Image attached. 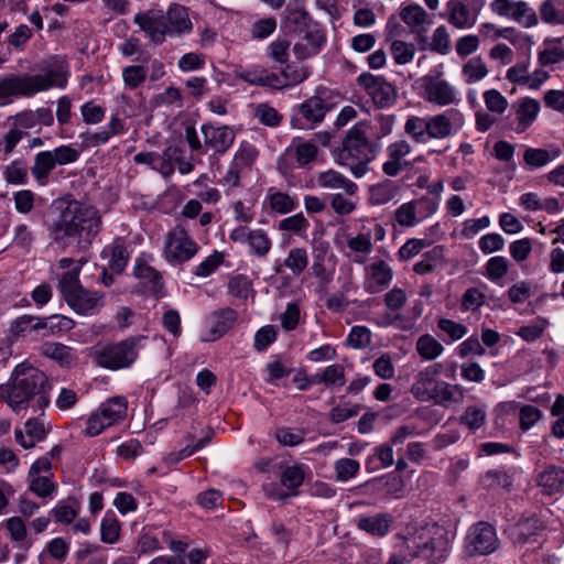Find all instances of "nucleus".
Listing matches in <instances>:
<instances>
[{"instance_id":"obj_1","label":"nucleus","mask_w":564,"mask_h":564,"mask_svg":"<svg viewBox=\"0 0 564 564\" xmlns=\"http://www.w3.org/2000/svg\"><path fill=\"white\" fill-rule=\"evenodd\" d=\"M99 210L77 199L56 200L46 220L47 235L59 248L85 249L101 229Z\"/></svg>"},{"instance_id":"obj_2","label":"nucleus","mask_w":564,"mask_h":564,"mask_svg":"<svg viewBox=\"0 0 564 564\" xmlns=\"http://www.w3.org/2000/svg\"><path fill=\"white\" fill-rule=\"evenodd\" d=\"M47 376L32 366L19 365L14 368L10 382L0 387V399H6L12 410L19 413L33 402L36 411H43L50 403Z\"/></svg>"},{"instance_id":"obj_3","label":"nucleus","mask_w":564,"mask_h":564,"mask_svg":"<svg viewBox=\"0 0 564 564\" xmlns=\"http://www.w3.org/2000/svg\"><path fill=\"white\" fill-rule=\"evenodd\" d=\"M42 73L35 75H13L0 80V99L11 97H33L51 88H64L69 75L68 64L63 56H52L44 62Z\"/></svg>"},{"instance_id":"obj_4","label":"nucleus","mask_w":564,"mask_h":564,"mask_svg":"<svg viewBox=\"0 0 564 564\" xmlns=\"http://www.w3.org/2000/svg\"><path fill=\"white\" fill-rule=\"evenodd\" d=\"M381 150V144L367 138L366 124L356 123L345 135L341 144L334 150L335 161L347 166L356 177L364 176L370 169L369 164Z\"/></svg>"},{"instance_id":"obj_5","label":"nucleus","mask_w":564,"mask_h":564,"mask_svg":"<svg viewBox=\"0 0 564 564\" xmlns=\"http://www.w3.org/2000/svg\"><path fill=\"white\" fill-rule=\"evenodd\" d=\"M443 370L441 362H435L421 369L411 386V394L420 402H434L448 405L452 402H460L464 399L463 388L451 384L438 377Z\"/></svg>"},{"instance_id":"obj_6","label":"nucleus","mask_w":564,"mask_h":564,"mask_svg":"<svg viewBox=\"0 0 564 564\" xmlns=\"http://www.w3.org/2000/svg\"><path fill=\"white\" fill-rule=\"evenodd\" d=\"M148 336L135 335L120 341L97 345L91 348L93 360L101 368L121 370L131 368L145 347Z\"/></svg>"},{"instance_id":"obj_7","label":"nucleus","mask_w":564,"mask_h":564,"mask_svg":"<svg viewBox=\"0 0 564 564\" xmlns=\"http://www.w3.org/2000/svg\"><path fill=\"white\" fill-rule=\"evenodd\" d=\"M128 414V401L124 397L117 395L109 398L89 414L86 420L84 434L94 437L101 434L106 429L123 422Z\"/></svg>"},{"instance_id":"obj_8","label":"nucleus","mask_w":564,"mask_h":564,"mask_svg":"<svg viewBox=\"0 0 564 564\" xmlns=\"http://www.w3.org/2000/svg\"><path fill=\"white\" fill-rule=\"evenodd\" d=\"M408 556L412 560L422 558L433 563L445 558L448 547L447 540L435 525L432 530L422 531L406 540Z\"/></svg>"},{"instance_id":"obj_9","label":"nucleus","mask_w":564,"mask_h":564,"mask_svg":"<svg viewBox=\"0 0 564 564\" xmlns=\"http://www.w3.org/2000/svg\"><path fill=\"white\" fill-rule=\"evenodd\" d=\"M199 251L198 243L183 225H175L167 231L163 248V258L173 265L191 261Z\"/></svg>"},{"instance_id":"obj_10","label":"nucleus","mask_w":564,"mask_h":564,"mask_svg":"<svg viewBox=\"0 0 564 564\" xmlns=\"http://www.w3.org/2000/svg\"><path fill=\"white\" fill-rule=\"evenodd\" d=\"M318 148L313 141L294 138L278 158L276 169L283 176L292 175L295 169H305L316 160Z\"/></svg>"},{"instance_id":"obj_11","label":"nucleus","mask_w":564,"mask_h":564,"mask_svg":"<svg viewBox=\"0 0 564 564\" xmlns=\"http://www.w3.org/2000/svg\"><path fill=\"white\" fill-rule=\"evenodd\" d=\"M499 545L496 528L489 522L479 521L468 529L464 552L469 557L489 555L496 552Z\"/></svg>"},{"instance_id":"obj_12","label":"nucleus","mask_w":564,"mask_h":564,"mask_svg":"<svg viewBox=\"0 0 564 564\" xmlns=\"http://www.w3.org/2000/svg\"><path fill=\"white\" fill-rule=\"evenodd\" d=\"M489 9L495 15L514 21L527 29L534 28L539 23L536 12L524 0H492Z\"/></svg>"},{"instance_id":"obj_13","label":"nucleus","mask_w":564,"mask_h":564,"mask_svg":"<svg viewBox=\"0 0 564 564\" xmlns=\"http://www.w3.org/2000/svg\"><path fill=\"white\" fill-rule=\"evenodd\" d=\"M358 84L371 97L376 106H391L397 100V89L381 76L361 74Z\"/></svg>"},{"instance_id":"obj_14","label":"nucleus","mask_w":564,"mask_h":564,"mask_svg":"<svg viewBox=\"0 0 564 564\" xmlns=\"http://www.w3.org/2000/svg\"><path fill=\"white\" fill-rule=\"evenodd\" d=\"M67 305L77 314L93 316L105 306V294L84 286L65 299Z\"/></svg>"},{"instance_id":"obj_15","label":"nucleus","mask_w":564,"mask_h":564,"mask_svg":"<svg viewBox=\"0 0 564 564\" xmlns=\"http://www.w3.org/2000/svg\"><path fill=\"white\" fill-rule=\"evenodd\" d=\"M133 22L145 33L149 40L154 44H162L167 36L164 11L150 9L139 12L133 17Z\"/></svg>"},{"instance_id":"obj_16","label":"nucleus","mask_w":564,"mask_h":564,"mask_svg":"<svg viewBox=\"0 0 564 564\" xmlns=\"http://www.w3.org/2000/svg\"><path fill=\"white\" fill-rule=\"evenodd\" d=\"M85 262V260L75 261L72 258L58 260L57 265L64 272L57 276V290L64 300L83 288L79 275Z\"/></svg>"},{"instance_id":"obj_17","label":"nucleus","mask_w":564,"mask_h":564,"mask_svg":"<svg viewBox=\"0 0 564 564\" xmlns=\"http://www.w3.org/2000/svg\"><path fill=\"white\" fill-rule=\"evenodd\" d=\"M392 279V268L384 260L378 259L365 268L364 289L369 294L382 292Z\"/></svg>"},{"instance_id":"obj_18","label":"nucleus","mask_w":564,"mask_h":564,"mask_svg":"<svg viewBox=\"0 0 564 564\" xmlns=\"http://www.w3.org/2000/svg\"><path fill=\"white\" fill-rule=\"evenodd\" d=\"M420 434V430L414 424L406 423L398 426L392 432L389 443H383L375 448V453L381 462L382 467H390L394 463L392 446L402 445L408 438Z\"/></svg>"},{"instance_id":"obj_19","label":"nucleus","mask_w":564,"mask_h":564,"mask_svg":"<svg viewBox=\"0 0 564 564\" xmlns=\"http://www.w3.org/2000/svg\"><path fill=\"white\" fill-rule=\"evenodd\" d=\"M205 149L224 154L235 141V132L228 126L215 127L212 123L202 126Z\"/></svg>"},{"instance_id":"obj_20","label":"nucleus","mask_w":564,"mask_h":564,"mask_svg":"<svg viewBox=\"0 0 564 564\" xmlns=\"http://www.w3.org/2000/svg\"><path fill=\"white\" fill-rule=\"evenodd\" d=\"M238 313L231 307H223L212 312L207 317L209 325L206 341H215L231 329L237 322Z\"/></svg>"},{"instance_id":"obj_21","label":"nucleus","mask_w":564,"mask_h":564,"mask_svg":"<svg viewBox=\"0 0 564 564\" xmlns=\"http://www.w3.org/2000/svg\"><path fill=\"white\" fill-rule=\"evenodd\" d=\"M412 151L411 144L405 140H399L387 147L388 160L382 165V171L387 176L394 177L404 169L410 166V162L404 158Z\"/></svg>"},{"instance_id":"obj_22","label":"nucleus","mask_w":564,"mask_h":564,"mask_svg":"<svg viewBox=\"0 0 564 564\" xmlns=\"http://www.w3.org/2000/svg\"><path fill=\"white\" fill-rule=\"evenodd\" d=\"M133 274L142 282L148 293L155 297L162 295L164 286L163 276L158 270L147 263L144 257H138L135 259Z\"/></svg>"},{"instance_id":"obj_23","label":"nucleus","mask_w":564,"mask_h":564,"mask_svg":"<svg viewBox=\"0 0 564 564\" xmlns=\"http://www.w3.org/2000/svg\"><path fill=\"white\" fill-rule=\"evenodd\" d=\"M544 529L543 522L538 517L532 516L521 519L512 525L509 530V538L514 545L522 546L533 541Z\"/></svg>"},{"instance_id":"obj_24","label":"nucleus","mask_w":564,"mask_h":564,"mask_svg":"<svg viewBox=\"0 0 564 564\" xmlns=\"http://www.w3.org/2000/svg\"><path fill=\"white\" fill-rule=\"evenodd\" d=\"M167 36L175 37L189 33L193 29L187 9L181 4H172L164 12Z\"/></svg>"},{"instance_id":"obj_25","label":"nucleus","mask_w":564,"mask_h":564,"mask_svg":"<svg viewBox=\"0 0 564 564\" xmlns=\"http://www.w3.org/2000/svg\"><path fill=\"white\" fill-rule=\"evenodd\" d=\"M325 44V35L322 29L310 30L293 46L294 55L300 59L312 57L319 53Z\"/></svg>"},{"instance_id":"obj_26","label":"nucleus","mask_w":564,"mask_h":564,"mask_svg":"<svg viewBox=\"0 0 564 564\" xmlns=\"http://www.w3.org/2000/svg\"><path fill=\"white\" fill-rule=\"evenodd\" d=\"M445 11L448 23L457 29H469L476 23V15L460 0H449Z\"/></svg>"},{"instance_id":"obj_27","label":"nucleus","mask_w":564,"mask_h":564,"mask_svg":"<svg viewBox=\"0 0 564 564\" xmlns=\"http://www.w3.org/2000/svg\"><path fill=\"white\" fill-rule=\"evenodd\" d=\"M14 126L23 131L26 129H34L41 126H51L54 117L51 108H37L33 110H24L14 116Z\"/></svg>"},{"instance_id":"obj_28","label":"nucleus","mask_w":564,"mask_h":564,"mask_svg":"<svg viewBox=\"0 0 564 564\" xmlns=\"http://www.w3.org/2000/svg\"><path fill=\"white\" fill-rule=\"evenodd\" d=\"M393 518L390 513H376L373 516H360L357 519L358 529L372 536L382 538L388 534Z\"/></svg>"},{"instance_id":"obj_29","label":"nucleus","mask_w":564,"mask_h":564,"mask_svg":"<svg viewBox=\"0 0 564 564\" xmlns=\"http://www.w3.org/2000/svg\"><path fill=\"white\" fill-rule=\"evenodd\" d=\"M400 19L413 31L425 32L426 26L431 24L429 13L417 3H411L402 7Z\"/></svg>"},{"instance_id":"obj_30","label":"nucleus","mask_w":564,"mask_h":564,"mask_svg":"<svg viewBox=\"0 0 564 564\" xmlns=\"http://www.w3.org/2000/svg\"><path fill=\"white\" fill-rule=\"evenodd\" d=\"M538 486L546 495H554L564 490V468L549 465L538 475Z\"/></svg>"},{"instance_id":"obj_31","label":"nucleus","mask_w":564,"mask_h":564,"mask_svg":"<svg viewBox=\"0 0 564 564\" xmlns=\"http://www.w3.org/2000/svg\"><path fill=\"white\" fill-rule=\"evenodd\" d=\"M424 97L427 101L445 106L455 102V93L452 87L442 79H430L424 86Z\"/></svg>"},{"instance_id":"obj_32","label":"nucleus","mask_w":564,"mask_h":564,"mask_svg":"<svg viewBox=\"0 0 564 564\" xmlns=\"http://www.w3.org/2000/svg\"><path fill=\"white\" fill-rule=\"evenodd\" d=\"M457 113L444 112L427 117V139H445L454 133V117Z\"/></svg>"},{"instance_id":"obj_33","label":"nucleus","mask_w":564,"mask_h":564,"mask_svg":"<svg viewBox=\"0 0 564 564\" xmlns=\"http://www.w3.org/2000/svg\"><path fill=\"white\" fill-rule=\"evenodd\" d=\"M560 148L552 150L541 148H527L523 152V162L528 170L541 169L561 155Z\"/></svg>"},{"instance_id":"obj_34","label":"nucleus","mask_w":564,"mask_h":564,"mask_svg":"<svg viewBox=\"0 0 564 564\" xmlns=\"http://www.w3.org/2000/svg\"><path fill=\"white\" fill-rule=\"evenodd\" d=\"M317 184L319 187L337 189L341 188L348 195H354L357 192V184L347 178L341 173L335 170L321 172L317 175Z\"/></svg>"},{"instance_id":"obj_35","label":"nucleus","mask_w":564,"mask_h":564,"mask_svg":"<svg viewBox=\"0 0 564 564\" xmlns=\"http://www.w3.org/2000/svg\"><path fill=\"white\" fill-rule=\"evenodd\" d=\"M102 253H109L108 268L115 273H121L130 259L128 247L121 238H116L107 246Z\"/></svg>"},{"instance_id":"obj_36","label":"nucleus","mask_w":564,"mask_h":564,"mask_svg":"<svg viewBox=\"0 0 564 564\" xmlns=\"http://www.w3.org/2000/svg\"><path fill=\"white\" fill-rule=\"evenodd\" d=\"M564 62V46L560 39L544 40L542 47L538 52V63L542 67L554 66Z\"/></svg>"},{"instance_id":"obj_37","label":"nucleus","mask_w":564,"mask_h":564,"mask_svg":"<svg viewBox=\"0 0 564 564\" xmlns=\"http://www.w3.org/2000/svg\"><path fill=\"white\" fill-rule=\"evenodd\" d=\"M478 482L487 490L509 489L512 486V475L505 467L494 468L480 475Z\"/></svg>"},{"instance_id":"obj_38","label":"nucleus","mask_w":564,"mask_h":564,"mask_svg":"<svg viewBox=\"0 0 564 564\" xmlns=\"http://www.w3.org/2000/svg\"><path fill=\"white\" fill-rule=\"evenodd\" d=\"M369 490L382 491L386 495L400 497L404 489L402 478L397 474L373 478L365 485Z\"/></svg>"},{"instance_id":"obj_39","label":"nucleus","mask_w":564,"mask_h":564,"mask_svg":"<svg viewBox=\"0 0 564 564\" xmlns=\"http://www.w3.org/2000/svg\"><path fill=\"white\" fill-rule=\"evenodd\" d=\"M180 153L183 150L178 145H169L161 153L156 152L154 171L165 178L170 177L175 171V161L180 159Z\"/></svg>"},{"instance_id":"obj_40","label":"nucleus","mask_w":564,"mask_h":564,"mask_svg":"<svg viewBox=\"0 0 564 564\" xmlns=\"http://www.w3.org/2000/svg\"><path fill=\"white\" fill-rule=\"evenodd\" d=\"M539 17L543 23L564 24V0H543L539 7Z\"/></svg>"},{"instance_id":"obj_41","label":"nucleus","mask_w":564,"mask_h":564,"mask_svg":"<svg viewBox=\"0 0 564 564\" xmlns=\"http://www.w3.org/2000/svg\"><path fill=\"white\" fill-rule=\"evenodd\" d=\"M79 511L80 503L78 500L74 497H69L66 500L58 501L51 510V513L55 522L67 525L73 523Z\"/></svg>"},{"instance_id":"obj_42","label":"nucleus","mask_w":564,"mask_h":564,"mask_svg":"<svg viewBox=\"0 0 564 564\" xmlns=\"http://www.w3.org/2000/svg\"><path fill=\"white\" fill-rule=\"evenodd\" d=\"M29 490L40 498H53L57 492V484L54 481V475L26 476Z\"/></svg>"},{"instance_id":"obj_43","label":"nucleus","mask_w":564,"mask_h":564,"mask_svg":"<svg viewBox=\"0 0 564 564\" xmlns=\"http://www.w3.org/2000/svg\"><path fill=\"white\" fill-rule=\"evenodd\" d=\"M4 527L8 530L11 540L19 543V547L24 551L30 550L33 541L28 539L26 525L21 517L15 516L7 519L4 521Z\"/></svg>"},{"instance_id":"obj_44","label":"nucleus","mask_w":564,"mask_h":564,"mask_svg":"<svg viewBox=\"0 0 564 564\" xmlns=\"http://www.w3.org/2000/svg\"><path fill=\"white\" fill-rule=\"evenodd\" d=\"M265 203L272 212L280 215L289 214L297 207L295 197L280 191L269 192L265 197Z\"/></svg>"},{"instance_id":"obj_45","label":"nucleus","mask_w":564,"mask_h":564,"mask_svg":"<svg viewBox=\"0 0 564 564\" xmlns=\"http://www.w3.org/2000/svg\"><path fill=\"white\" fill-rule=\"evenodd\" d=\"M55 166L51 151H41L34 158L31 173L37 183L44 184Z\"/></svg>"},{"instance_id":"obj_46","label":"nucleus","mask_w":564,"mask_h":564,"mask_svg":"<svg viewBox=\"0 0 564 564\" xmlns=\"http://www.w3.org/2000/svg\"><path fill=\"white\" fill-rule=\"evenodd\" d=\"M443 262L444 249L436 246L422 254L421 260L413 265V271L420 275L427 274Z\"/></svg>"},{"instance_id":"obj_47","label":"nucleus","mask_w":564,"mask_h":564,"mask_svg":"<svg viewBox=\"0 0 564 564\" xmlns=\"http://www.w3.org/2000/svg\"><path fill=\"white\" fill-rule=\"evenodd\" d=\"M41 352L63 367H69L74 362L72 348L61 343H44Z\"/></svg>"},{"instance_id":"obj_48","label":"nucleus","mask_w":564,"mask_h":564,"mask_svg":"<svg viewBox=\"0 0 564 564\" xmlns=\"http://www.w3.org/2000/svg\"><path fill=\"white\" fill-rule=\"evenodd\" d=\"M415 349L422 359L427 361L435 360L444 351L443 345L430 334H424L417 338Z\"/></svg>"},{"instance_id":"obj_49","label":"nucleus","mask_w":564,"mask_h":564,"mask_svg":"<svg viewBox=\"0 0 564 564\" xmlns=\"http://www.w3.org/2000/svg\"><path fill=\"white\" fill-rule=\"evenodd\" d=\"M308 69L303 65L286 64L281 74L278 75L279 86L275 89L300 84L308 77Z\"/></svg>"},{"instance_id":"obj_50","label":"nucleus","mask_w":564,"mask_h":564,"mask_svg":"<svg viewBox=\"0 0 564 564\" xmlns=\"http://www.w3.org/2000/svg\"><path fill=\"white\" fill-rule=\"evenodd\" d=\"M330 108H299L297 116L292 118V126L299 129H310L323 121L326 110Z\"/></svg>"},{"instance_id":"obj_51","label":"nucleus","mask_w":564,"mask_h":564,"mask_svg":"<svg viewBox=\"0 0 564 564\" xmlns=\"http://www.w3.org/2000/svg\"><path fill=\"white\" fill-rule=\"evenodd\" d=\"M540 108H516L513 115H509V128L518 133L524 132L536 119Z\"/></svg>"},{"instance_id":"obj_52","label":"nucleus","mask_w":564,"mask_h":564,"mask_svg":"<svg viewBox=\"0 0 564 564\" xmlns=\"http://www.w3.org/2000/svg\"><path fill=\"white\" fill-rule=\"evenodd\" d=\"M121 525L115 512L107 511L100 523V539L104 543L115 544L120 538Z\"/></svg>"},{"instance_id":"obj_53","label":"nucleus","mask_w":564,"mask_h":564,"mask_svg":"<svg viewBox=\"0 0 564 564\" xmlns=\"http://www.w3.org/2000/svg\"><path fill=\"white\" fill-rule=\"evenodd\" d=\"M43 329V319L40 316L22 315L11 324V333L14 337L26 336L31 332Z\"/></svg>"},{"instance_id":"obj_54","label":"nucleus","mask_w":564,"mask_h":564,"mask_svg":"<svg viewBox=\"0 0 564 564\" xmlns=\"http://www.w3.org/2000/svg\"><path fill=\"white\" fill-rule=\"evenodd\" d=\"M288 22L293 26L294 31L300 33H306L307 31H312L314 29H321L317 23H315L311 17V14L304 8H295L289 11L288 13Z\"/></svg>"},{"instance_id":"obj_55","label":"nucleus","mask_w":564,"mask_h":564,"mask_svg":"<svg viewBox=\"0 0 564 564\" xmlns=\"http://www.w3.org/2000/svg\"><path fill=\"white\" fill-rule=\"evenodd\" d=\"M397 187L392 181H383L375 184L369 189V202L371 205H384L393 199Z\"/></svg>"},{"instance_id":"obj_56","label":"nucleus","mask_w":564,"mask_h":564,"mask_svg":"<svg viewBox=\"0 0 564 564\" xmlns=\"http://www.w3.org/2000/svg\"><path fill=\"white\" fill-rule=\"evenodd\" d=\"M306 469L307 467L303 464L288 466L281 473V484L289 490H292L294 494H296L297 488L301 487L304 482Z\"/></svg>"},{"instance_id":"obj_57","label":"nucleus","mask_w":564,"mask_h":564,"mask_svg":"<svg viewBox=\"0 0 564 564\" xmlns=\"http://www.w3.org/2000/svg\"><path fill=\"white\" fill-rule=\"evenodd\" d=\"M251 254L264 258L270 252L272 241L263 229H254L248 241Z\"/></svg>"},{"instance_id":"obj_58","label":"nucleus","mask_w":564,"mask_h":564,"mask_svg":"<svg viewBox=\"0 0 564 564\" xmlns=\"http://www.w3.org/2000/svg\"><path fill=\"white\" fill-rule=\"evenodd\" d=\"M487 75L488 68L480 56L468 59L463 66V76L468 84L479 82Z\"/></svg>"},{"instance_id":"obj_59","label":"nucleus","mask_w":564,"mask_h":564,"mask_svg":"<svg viewBox=\"0 0 564 564\" xmlns=\"http://www.w3.org/2000/svg\"><path fill=\"white\" fill-rule=\"evenodd\" d=\"M308 264V254L305 248H293L284 259L283 265L291 270L297 276L306 269Z\"/></svg>"},{"instance_id":"obj_60","label":"nucleus","mask_w":564,"mask_h":564,"mask_svg":"<svg viewBox=\"0 0 564 564\" xmlns=\"http://www.w3.org/2000/svg\"><path fill=\"white\" fill-rule=\"evenodd\" d=\"M241 78L252 85L267 86L274 89L279 86L278 74L265 69L247 70L241 74Z\"/></svg>"},{"instance_id":"obj_61","label":"nucleus","mask_w":564,"mask_h":564,"mask_svg":"<svg viewBox=\"0 0 564 564\" xmlns=\"http://www.w3.org/2000/svg\"><path fill=\"white\" fill-rule=\"evenodd\" d=\"M275 440L282 446H296L304 442L305 432L303 429L281 426L275 430Z\"/></svg>"},{"instance_id":"obj_62","label":"nucleus","mask_w":564,"mask_h":564,"mask_svg":"<svg viewBox=\"0 0 564 564\" xmlns=\"http://www.w3.org/2000/svg\"><path fill=\"white\" fill-rule=\"evenodd\" d=\"M43 329L48 330L50 334L65 333L74 328L75 322L65 315H51L42 317Z\"/></svg>"},{"instance_id":"obj_63","label":"nucleus","mask_w":564,"mask_h":564,"mask_svg":"<svg viewBox=\"0 0 564 564\" xmlns=\"http://www.w3.org/2000/svg\"><path fill=\"white\" fill-rule=\"evenodd\" d=\"M258 154L259 152L253 144L248 141H242L239 144L232 162L243 170L250 167L253 164L258 158Z\"/></svg>"},{"instance_id":"obj_64","label":"nucleus","mask_w":564,"mask_h":564,"mask_svg":"<svg viewBox=\"0 0 564 564\" xmlns=\"http://www.w3.org/2000/svg\"><path fill=\"white\" fill-rule=\"evenodd\" d=\"M485 301L486 295L479 288H469L462 296L460 310L476 312L485 304Z\"/></svg>"}]
</instances>
